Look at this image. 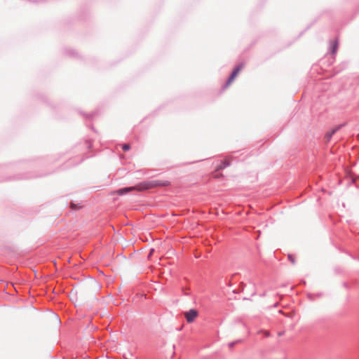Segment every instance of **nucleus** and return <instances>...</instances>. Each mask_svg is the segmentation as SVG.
<instances>
[{
  "mask_svg": "<svg viewBox=\"0 0 359 359\" xmlns=\"http://www.w3.org/2000/svg\"><path fill=\"white\" fill-rule=\"evenodd\" d=\"M170 185V182L168 181H161V180H154L149 182L142 183L136 187H131L128 188L121 189L117 191L118 194H123L130 191L137 190V191H143L146 189H149L156 187H168Z\"/></svg>",
  "mask_w": 359,
  "mask_h": 359,
  "instance_id": "nucleus-1",
  "label": "nucleus"
},
{
  "mask_svg": "<svg viewBox=\"0 0 359 359\" xmlns=\"http://www.w3.org/2000/svg\"><path fill=\"white\" fill-rule=\"evenodd\" d=\"M244 64L241 63L238 66H237L233 71L231 75L230 76L229 79H228L226 87H228L231 84V83L234 81L237 75L239 74V72L243 69Z\"/></svg>",
  "mask_w": 359,
  "mask_h": 359,
  "instance_id": "nucleus-2",
  "label": "nucleus"
},
{
  "mask_svg": "<svg viewBox=\"0 0 359 359\" xmlns=\"http://www.w3.org/2000/svg\"><path fill=\"white\" fill-rule=\"evenodd\" d=\"M198 315V313L195 309H191L189 311L184 313V316L189 323L194 322L197 318Z\"/></svg>",
  "mask_w": 359,
  "mask_h": 359,
  "instance_id": "nucleus-3",
  "label": "nucleus"
},
{
  "mask_svg": "<svg viewBox=\"0 0 359 359\" xmlns=\"http://www.w3.org/2000/svg\"><path fill=\"white\" fill-rule=\"evenodd\" d=\"M228 163H226V161H223L219 166H218V169H223L226 166L228 165Z\"/></svg>",
  "mask_w": 359,
  "mask_h": 359,
  "instance_id": "nucleus-4",
  "label": "nucleus"
},
{
  "mask_svg": "<svg viewBox=\"0 0 359 359\" xmlns=\"http://www.w3.org/2000/svg\"><path fill=\"white\" fill-rule=\"evenodd\" d=\"M130 148V145L128 144H123L122 146V149L124 150V151H128L129 150Z\"/></svg>",
  "mask_w": 359,
  "mask_h": 359,
  "instance_id": "nucleus-5",
  "label": "nucleus"
},
{
  "mask_svg": "<svg viewBox=\"0 0 359 359\" xmlns=\"http://www.w3.org/2000/svg\"><path fill=\"white\" fill-rule=\"evenodd\" d=\"M288 259L290 260V262L294 264V259L292 257V255H288Z\"/></svg>",
  "mask_w": 359,
  "mask_h": 359,
  "instance_id": "nucleus-6",
  "label": "nucleus"
},
{
  "mask_svg": "<svg viewBox=\"0 0 359 359\" xmlns=\"http://www.w3.org/2000/svg\"><path fill=\"white\" fill-rule=\"evenodd\" d=\"M337 43H335V44H334V46L333 52H334V51H335V50H336V48H337Z\"/></svg>",
  "mask_w": 359,
  "mask_h": 359,
  "instance_id": "nucleus-7",
  "label": "nucleus"
},
{
  "mask_svg": "<svg viewBox=\"0 0 359 359\" xmlns=\"http://www.w3.org/2000/svg\"><path fill=\"white\" fill-rule=\"evenodd\" d=\"M71 206L72 208H74V205L73 203H72Z\"/></svg>",
  "mask_w": 359,
  "mask_h": 359,
  "instance_id": "nucleus-8",
  "label": "nucleus"
},
{
  "mask_svg": "<svg viewBox=\"0 0 359 359\" xmlns=\"http://www.w3.org/2000/svg\"><path fill=\"white\" fill-rule=\"evenodd\" d=\"M152 252H153V250L150 252L149 255H151L152 254Z\"/></svg>",
  "mask_w": 359,
  "mask_h": 359,
  "instance_id": "nucleus-9",
  "label": "nucleus"
}]
</instances>
